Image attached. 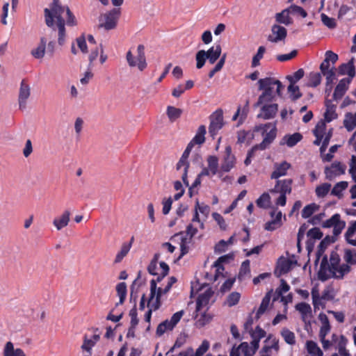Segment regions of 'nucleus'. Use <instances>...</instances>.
I'll return each instance as SVG.
<instances>
[{
	"mask_svg": "<svg viewBox=\"0 0 356 356\" xmlns=\"http://www.w3.org/2000/svg\"><path fill=\"white\" fill-rule=\"evenodd\" d=\"M321 18L323 24L329 29H334L337 26V24L334 18L329 17L324 13L321 15Z\"/></svg>",
	"mask_w": 356,
	"mask_h": 356,
	"instance_id": "61",
	"label": "nucleus"
},
{
	"mask_svg": "<svg viewBox=\"0 0 356 356\" xmlns=\"http://www.w3.org/2000/svg\"><path fill=\"white\" fill-rule=\"evenodd\" d=\"M270 300V296L269 293H267L264 298H263L261 303L257 312L256 317L257 318H259L261 315H262L266 310L267 309L269 302Z\"/></svg>",
	"mask_w": 356,
	"mask_h": 356,
	"instance_id": "47",
	"label": "nucleus"
},
{
	"mask_svg": "<svg viewBox=\"0 0 356 356\" xmlns=\"http://www.w3.org/2000/svg\"><path fill=\"white\" fill-rule=\"evenodd\" d=\"M197 232V228L194 227L193 224H189L186 227V233L190 236L189 238H184L181 234L175 235V237H179L181 239L180 248L181 251V255H184L188 252V247L187 244L190 243L191 239Z\"/></svg>",
	"mask_w": 356,
	"mask_h": 356,
	"instance_id": "17",
	"label": "nucleus"
},
{
	"mask_svg": "<svg viewBox=\"0 0 356 356\" xmlns=\"http://www.w3.org/2000/svg\"><path fill=\"white\" fill-rule=\"evenodd\" d=\"M207 59V57L206 51H198L195 55L196 67L197 69H201L204 65Z\"/></svg>",
	"mask_w": 356,
	"mask_h": 356,
	"instance_id": "51",
	"label": "nucleus"
},
{
	"mask_svg": "<svg viewBox=\"0 0 356 356\" xmlns=\"http://www.w3.org/2000/svg\"><path fill=\"white\" fill-rule=\"evenodd\" d=\"M311 294L312 298V304L314 310L318 309L320 307L322 309H325L326 306V300L320 298V293L318 285L314 286L312 289Z\"/></svg>",
	"mask_w": 356,
	"mask_h": 356,
	"instance_id": "25",
	"label": "nucleus"
},
{
	"mask_svg": "<svg viewBox=\"0 0 356 356\" xmlns=\"http://www.w3.org/2000/svg\"><path fill=\"white\" fill-rule=\"evenodd\" d=\"M320 298L323 299L326 301L332 300L334 298V293L332 288H331V287L325 288L323 290L322 295L320 296Z\"/></svg>",
	"mask_w": 356,
	"mask_h": 356,
	"instance_id": "63",
	"label": "nucleus"
},
{
	"mask_svg": "<svg viewBox=\"0 0 356 356\" xmlns=\"http://www.w3.org/2000/svg\"><path fill=\"white\" fill-rule=\"evenodd\" d=\"M166 113L169 120L171 122H174L181 116L182 110L172 106H168L167 107Z\"/></svg>",
	"mask_w": 356,
	"mask_h": 356,
	"instance_id": "42",
	"label": "nucleus"
},
{
	"mask_svg": "<svg viewBox=\"0 0 356 356\" xmlns=\"http://www.w3.org/2000/svg\"><path fill=\"white\" fill-rule=\"evenodd\" d=\"M258 84L259 90H263V92L258 98V104L272 102L276 95H280L282 84L279 80L266 77L259 79Z\"/></svg>",
	"mask_w": 356,
	"mask_h": 356,
	"instance_id": "3",
	"label": "nucleus"
},
{
	"mask_svg": "<svg viewBox=\"0 0 356 356\" xmlns=\"http://www.w3.org/2000/svg\"><path fill=\"white\" fill-rule=\"evenodd\" d=\"M253 138V134L245 131H240L237 135V143L239 144L247 143L250 144Z\"/></svg>",
	"mask_w": 356,
	"mask_h": 356,
	"instance_id": "45",
	"label": "nucleus"
},
{
	"mask_svg": "<svg viewBox=\"0 0 356 356\" xmlns=\"http://www.w3.org/2000/svg\"><path fill=\"white\" fill-rule=\"evenodd\" d=\"M44 21L47 26L51 29V33L58 31V42L63 45L65 39V21L69 26H75L76 20L67 6L60 4L59 0H52L49 8L44 10Z\"/></svg>",
	"mask_w": 356,
	"mask_h": 356,
	"instance_id": "1",
	"label": "nucleus"
},
{
	"mask_svg": "<svg viewBox=\"0 0 356 356\" xmlns=\"http://www.w3.org/2000/svg\"><path fill=\"white\" fill-rule=\"evenodd\" d=\"M184 312L183 310L175 313L170 320H165L159 324L156 328V334L158 337L162 336L167 331H171L176 325L179 322Z\"/></svg>",
	"mask_w": 356,
	"mask_h": 356,
	"instance_id": "8",
	"label": "nucleus"
},
{
	"mask_svg": "<svg viewBox=\"0 0 356 356\" xmlns=\"http://www.w3.org/2000/svg\"><path fill=\"white\" fill-rule=\"evenodd\" d=\"M304 74L303 69H299L293 75L287 76L286 79L289 81L290 83H296L304 76Z\"/></svg>",
	"mask_w": 356,
	"mask_h": 356,
	"instance_id": "60",
	"label": "nucleus"
},
{
	"mask_svg": "<svg viewBox=\"0 0 356 356\" xmlns=\"http://www.w3.org/2000/svg\"><path fill=\"white\" fill-rule=\"evenodd\" d=\"M220 270H221L222 271H224L225 268H216V270L214 271V273L205 272L204 273V279L206 280L207 282L204 284H209L210 283H213L215 281H216L218 279V274L220 273Z\"/></svg>",
	"mask_w": 356,
	"mask_h": 356,
	"instance_id": "53",
	"label": "nucleus"
},
{
	"mask_svg": "<svg viewBox=\"0 0 356 356\" xmlns=\"http://www.w3.org/2000/svg\"><path fill=\"white\" fill-rule=\"evenodd\" d=\"M346 223L341 220V216L339 213H335L330 219L323 221L322 227L324 228H333V234L335 236L341 233L344 229Z\"/></svg>",
	"mask_w": 356,
	"mask_h": 356,
	"instance_id": "11",
	"label": "nucleus"
},
{
	"mask_svg": "<svg viewBox=\"0 0 356 356\" xmlns=\"http://www.w3.org/2000/svg\"><path fill=\"white\" fill-rule=\"evenodd\" d=\"M256 106H260V113L257 115L258 118L264 120H270L274 118L278 111V104L271 103V102H265L264 103L256 104Z\"/></svg>",
	"mask_w": 356,
	"mask_h": 356,
	"instance_id": "10",
	"label": "nucleus"
},
{
	"mask_svg": "<svg viewBox=\"0 0 356 356\" xmlns=\"http://www.w3.org/2000/svg\"><path fill=\"white\" fill-rule=\"evenodd\" d=\"M234 259V254L229 253L220 257L213 264L212 267H224L225 266L231 265Z\"/></svg>",
	"mask_w": 356,
	"mask_h": 356,
	"instance_id": "33",
	"label": "nucleus"
},
{
	"mask_svg": "<svg viewBox=\"0 0 356 356\" xmlns=\"http://www.w3.org/2000/svg\"><path fill=\"white\" fill-rule=\"evenodd\" d=\"M31 96V87L29 84L23 79L19 86L18 95V104L20 110L26 108L27 101Z\"/></svg>",
	"mask_w": 356,
	"mask_h": 356,
	"instance_id": "14",
	"label": "nucleus"
},
{
	"mask_svg": "<svg viewBox=\"0 0 356 356\" xmlns=\"http://www.w3.org/2000/svg\"><path fill=\"white\" fill-rule=\"evenodd\" d=\"M238 348L244 356H253L255 354L248 342H242Z\"/></svg>",
	"mask_w": 356,
	"mask_h": 356,
	"instance_id": "58",
	"label": "nucleus"
},
{
	"mask_svg": "<svg viewBox=\"0 0 356 356\" xmlns=\"http://www.w3.org/2000/svg\"><path fill=\"white\" fill-rule=\"evenodd\" d=\"M291 167V165L286 161L275 163L274 164V170L270 175V178L278 179L280 177L285 176L287 173V170L290 169Z\"/></svg>",
	"mask_w": 356,
	"mask_h": 356,
	"instance_id": "20",
	"label": "nucleus"
},
{
	"mask_svg": "<svg viewBox=\"0 0 356 356\" xmlns=\"http://www.w3.org/2000/svg\"><path fill=\"white\" fill-rule=\"evenodd\" d=\"M355 58H352L348 63H343L339 67V72L341 75L348 74L350 78L353 79L355 75L354 66Z\"/></svg>",
	"mask_w": 356,
	"mask_h": 356,
	"instance_id": "29",
	"label": "nucleus"
},
{
	"mask_svg": "<svg viewBox=\"0 0 356 356\" xmlns=\"http://www.w3.org/2000/svg\"><path fill=\"white\" fill-rule=\"evenodd\" d=\"M286 35V29L284 26L275 24L271 27V34L268 35V40L271 42L277 43L284 40Z\"/></svg>",
	"mask_w": 356,
	"mask_h": 356,
	"instance_id": "16",
	"label": "nucleus"
},
{
	"mask_svg": "<svg viewBox=\"0 0 356 356\" xmlns=\"http://www.w3.org/2000/svg\"><path fill=\"white\" fill-rule=\"evenodd\" d=\"M206 127L204 125H201L199 127L196 135L193 138L191 142L193 143H196L198 145H201L204 143L205 140V134H206Z\"/></svg>",
	"mask_w": 356,
	"mask_h": 356,
	"instance_id": "43",
	"label": "nucleus"
},
{
	"mask_svg": "<svg viewBox=\"0 0 356 356\" xmlns=\"http://www.w3.org/2000/svg\"><path fill=\"white\" fill-rule=\"evenodd\" d=\"M213 295V291L210 288L200 293L196 301V312L200 311L203 307L207 305Z\"/></svg>",
	"mask_w": 356,
	"mask_h": 356,
	"instance_id": "22",
	"label": "nucleus"
},
{
	"mask_svg": "<svg viewBox=\"0 0 356 356\" xmlns=\"http://www.w3.org/2000/svg\"><path fill=\"white\" fill-rule=\"evenodd\" d=\"M207 162L208 168L210 170L211 175H216L218 168V160L217 157L214 156H210L207 159Z\"/></svg>",
	"mask_w": 356,
	"mask_h": 356,
	"instance_id": "54",
	"label": "nucleus"
},
{
	"mask_svg": "<svg viewBox=\"0 0 356 356\" xmlns=\"http://www.w3.org/2000/svg\"><path fill=\"white\" fill-rule=\"evenodd\" d=\"M331 189V184L324 183L316 188V194L318 197H324L326 196Z\"/></svg>",
	"mask_w": 356,
	"mask_h": 356,
	"instance_id": "48",
	"label": "nucleus"
},
{
	"mask_svg": "<svg viewBox=\"0 0 356 356\" xmlns=\"http://www.w3.org/2000/svg\"><path fill=\"white\" fill-rule=\"evenodd\" d=\"M321 72L325 76L327 85L332 84L336 79L335 70L334 67H332L330 70H325Z\"/></svg>",
	"mask_w": 356,
	"mask_h": 356,
	"instance_id": "59",
	"label": "nucleus"
},
{
	"mask_svg": "<svg viewBox=\"0 0 356 356\" xmlns=\"http://www.w3.org/2000/svg\"><path fill=\"white\" fill-rule=\"evenodd\" d=\"M319 209V206L312 203L305 206L302 211V217L308 218Z\"/></svg>",
	"mask_w": 356,
	"mask_h": 356,
	"instance_id": "49",
	"label": "nucleus"
},
{
	"mask_svg": "<svg viewBox=\"0 0 356 356\" xmlns=\"http://www.w3.org/2000/svg\"><path fill=\"white\" fill-rule=\"evenodd\" d=\"M210 125L209 127V134L214 138L218 131L223 127V116L222 111H216L210 118Z\"/></svg>",
	"mask_w": 356,
	"mask_h": 356,
	"instance_id": "13",
	"label": "nucleus"
},
{
	"mask_svg": "<svg viewBox=\"0 0 356 356\" xmlns=\"http://www.w3.org/2000/svg\"><path fill=\"white\" fill-rule=\"evenodd\" d=\"M117 294L120 298L119 304H122L127 296V284L125 282H120L116 286Z\"/></svg>",
	"mask_w": 356,
	"mask_h": 356,
	"instance_id": "46",
	"label": "nucleus"
},
{
	"mask_svg": "<svg viewBox=\"0 0 356 356\" xmlns=\"http://www.w3.org/2000/svg\"><path fill=\"white\" fill-rule=\"evenodd\" d=\"M213 318V316L207 312L202 314L200 317L197 320L196 325L198 327H204L207 324L209 323Z\"/></svg>",
	"mask_w": 356,
	"mask_h": 356,
	"instance_id": "56",
	"label": "nucleus"
},
{
	"mask_svg": "<svg viewBox=\"0 0 356 356\" xmlns=\"http://www.w3.org/2000/svg\"><path fill=\"white\" fill-rule=\"evenodd\" d=\"M302 138V135L300 133H295L292 135L285 136L282 140L283 143L286 144L288 147H292L300 142Z\"/></svg>",
	"mask_w": 356,
	"mask_h": 356,
	"instance_id": "38",
	"label": "nucleus"
},
{
	"mask_svg": "<svg viewBox=\"0 0 356 356\" xmlns=\"http://www.w3.org/2000/svg\"><path fill=\"white\" fill-rule=\"evenodd\" d=\"M121 12L120 8H113L99 17V27L111 30L116 27Z\"/></svg>",
	"mask_w": 356,
	"mask_h": 356,
	"instance_id": "5",
	"label": "nucleus"
},
{
	"mask_svg": "<svg viewBox=\"0 0 356 356\" xmlns=\"http://www.w3.org/2000/svg\"><path fill=\"white\" fill-rule=\"evenodd\" d=\"M318 319L321 323V326L319 331V337H326L331 330V325L330 324L328 317L324 313H320L318 315Z\"/></svg>",
	"mask_w": 356,
	"mask_h": 356,
	"instance_id": "27",
	"label": "nucleus"
},
{
	"mask_svg": "<svg viewBox=\"0 0 356 356\" xmlns=\"http://www.w3.org/2000/svg\"><path fill=\"white\" fill-rule=\"evenodd\" d=\"M47 38L46 36L40 38V42L36 47L33 48L31 54L37 59H41L44 56Z\"/></svg>",
	"mask_w": 356,
	"mask_h": 356,
	"instance_id": "23",
	"label": "nucleus"
},
{
	"mask_svg": "<svg viewBox=\"0 0 356 356\" xmlns=\"http://www.w3.org/2000/svg\"><path fill=\"white\" fill-rule=\"evenodd\" d=\"M256 202L259 207L266 209L270 206V197L268 193H264L257 200Z\"/></svg>",
	"mask_w": 356,
	"mask_h": 356,
	"instance_id": "52",
	"label": "nucleus"
},
{
	"mask_svg": "<svg viewBox=\"0 0 356 356\" xmlns=\"http://www.w3.org/2000/svg\"><path fill=\"white\" fill-rule=\"evenodd\" d=\"M254 132H261L264 136L262 142L252 148L248 152L247 157L244 161L245 165H248L251 162V158L254 156V152L258 150L265 149L274 140L276 136L275 125L270 123L257 126L254 129Z\"/></svg>",
	"mask_w": 356,
	"mask_h": 356,
	"instance_id": "2",
	"label": "nucleus"
},
{
	"mask_svg": "<svg viewBox=\"0 0 356 356\" xmlns=\"http://www.w3.org/2000/svg\"><path fill=\"white\" fill-rule=\"evenodd\" d=\"M314 134L316 137V140L314 141V144L316 145H320L322 143L320 151L323 154L327 149L330 138L332 136V129H330L328 131L326 130V124L324 122H319L314 130L313 131Z\"/></svg>",
	"mask_w": 356,
	"mask_h": 356,
	"instance_id": "4",
	"label": "nucleus"
},
{
	"mask_svg": "<svg viewBox=\"0 0 356 356\" xmlns=\"http://www.w3.org/2000/svg\"><path fill=\"white\" fill-rule=\"evenodd\" d=\"M307 350L309 354L316 356H323V353L318 346L317 343L313 341H307L306 343Z\"/></svg>",
	"mask_w": 356,
	"mask_h": 356,
	"instance_id": "41",
	"label": "nucleus"
},
{
	"mask_svg": "<svg viewBox=\"0 0 356 356\" xmlns=\"http://www.w3.org/2000/svg\"><path fill=\"white\" fill-rule=\"evenodd\" d=\"M272 220L265 224V229L274 231L282 225V213L277 209H274L270 213Z\"/></svg>",
	"mask_w": 356,
	"mask_h": 356,
	"instance_id": "18",
	"label": "nucleus"
},
{
	"mask_svg": "<svg viewBox=\"0 0 356 356\" xmlns=\"http://www.w3.org/2000/svg\"><path fill=\"white\" fill-rule=\"evenodd\" d=\"M347 181H339L334 185L333 188L331 191V194L339 197L342 196V192L348 187Z\"/></svg>",
	"mask_w": 356,
	"mask_h": 356,
	"instance_id": "44",
	"label": "nucleus"
},
{
	"mask_svg": "<svg viewBox=\"0 0 356 356\" xmlns=\"http://www.w3.org/2000/svg\"><path fill=\"white\" fill-rule=\"evenodd\" d=\"M156 289V282L152 280L150 282V294L149 298L147 302L148 311L145 313V321L147 323H150L152 310L156 311L159 309L161 306V302L159 301V297L155 298ZM159 296V295L158 296Z\"/></svg>",
	"mask_w": 356,
	"mask_h": 356,
	"instance_id": "7",
	"label": "nucleus"
},
{
	"mask_svg": "<svg viewBox=\"0 0 356 356\" xmlns=\"http://www.w3.org/2000/svg\"><path fill=\"white\" fill-rule=\"evenodd\" d=\"M280 334L286 343L289 345H294L296 343L295 334L288 328L284 327Z\"/></svg>",
	"mask_w": 356,
	"mask_h": 356,
	"instance_id": "40",
	"label": "nucleus"
},
{
	"mask_svg": "<svg viewBox=\"0 0 356 356\" xmlns=\"http://www.w3.org/2000/svg\"><path fill=\"white\" fill-rule=\"evenodd\" d=\"M343 124L348 131H353L356 127V113H347L343 120Z\"/></svg>",
	"mask_w": 356,
	"mask_h": 356,
	"instance_id": "39",
	"label": "nucleus"
},
{
	"mask_svg": "<svg viewBox=\"0 0 356 356\" xmlns=\"http://www.w3.org/2000/svg\"><path fill=\"white\" fill-rule=\"evenodd\" d=\"M291 179H284V180H278L274 187L270 191L271 193H280V194H289L291 192Z\"/></svg>",
	"mask_w": 356,
	"mask_h": 356,
	"instance_id": "19",
	"label": "nucleus"
},
{
	"mask_svg": "<svg viewBox=\"0 0 356 356\" xmlns=\"http://www.w3.org/2000/svg\"><path fill=\"white\" fill-rule=\"evenodd\" d=\"M346 166L339 161H334L330 166L325 168L326 179L332 180L337 176L345 173Z\"/></svg>",
	"mask_w": 356,
	"mask_h": 356,
	"instance_id": "15",
	"label": "nucleus"
},
{
	"mask_svg": "<svg viewBox=\"0 0 356 356\" xmlns=\"http://www.w3.org/2000/svg\"><path fill=\"white\" fill-rule=\"evenodd\" d=\"M349 173L352 179L356 182V156H352L351 157Z\"/></svg>",
	"mask_w": 356,
	"mask_h": 356,
	"instance_id": "64",
	"label": "nucleus"
},
{
	"mask_svg": "<svg viewBox=\"0 0 356 356\" xmlns=\"http://www.w3.org/2000/svg\"><path fill=\"white\" fill-rule=\"evenodd\" d=\"M3 356H26L22 348H15L11 341H8L3 350Z\"/></svg>",
	"mask_w": 356,
	"mask_h": 356,
	"instance_id": "30",
	"label": "nucleus"
},
{
	"mask_svg": "<svg viewBox=\"0 0 356 356\" xmlns=\"http://www.w3.org/2000/svg\"><path fill=\"white\" fill-rule=\"evenodd\" d=\"M144 50L145 47L143 45H138L137 47L138 55L136 58L134 57L130 51L127 53L126 58L130 67H137L140 71L146 68L147 63Z\"/></svg>",
	"mask_w": 356,
	"mask_h": 356,
	"instance_id": "6",
	"label": "nucleus"
},
{
	"mask_svg": "<svg viewBox=\"0 0 356 356\" xmlns=\"http://www.w3.org/2000/svg\"><path fill=\"white\" fill-rule=\"evenodd\" d=\"M70 212L68 210L65 211L60 216L54 218L53 225L57 230H60L67 226L70 222Z\"/></svg>",
	"mask_w": 356,
	"mask_h": 356,
	"instance_id": "28",
	"label": "nucleus"
},
{
	"mask_svg": "<svg viewBox=\"0 0 356 356\" xmlns=\"http://www.w3.org/2000/svg\"><path fill=\"white\" fill-rule=\"evenodd\" d=\"M133 240L134 238H131V241L130 242H125L122 245L120 251L118 252L115 258V264L120 263L123 259V258L128 254L131 248Z\"/></svg>",
	"mask_w": 356,
	"mask_h": 356,
	"instance_id": "34",
	"label": "nucleus"
},
{
	"mask_svg": "<svg viewBox=\"0 0 356 356\" xmlns=\"http://www.w3.org/2000/svg\"><path fill=\"white\" fill-rule=\"evenodd\" d=\"M221 47L220 44L211 47L206 51L207 57L211 64H213L220 56Z\"/></svg>",
	"mask_w": 356,
	"mask_h": 356,
	"instance_id": "32",
	"label": "nucleus"
},
{
	"mask_svg": "<svg viewBox=\"0 0 356 356\" xmlns=\"http://www.w3.org/2000/svg\"><path fill=\"white\" fill-rule=\"evenodd\" d=\"M298 265V261L294 255L286 254V257H280L277 263V267H293Z\"/></svg>",
	"mask_w": 356,
	"mask_h": 356,
	"instance_id": "31",
	"label": "nucleus"
},
{
	"mask_svg": "<svg viewBox=\"0 0 356 356\" xmlns=\"http://www.w3.org/2000/svg\"><path fill=\"white\" fill-rule=\"evenodd\" d=\"M351 268H319L318 278L325 282L331 277L342 278L350 271Z\"/></svg>",
	"mask_w": 356,
	"mask_h": 356,
	"instance_id": "9",
	"label": "nucleus"
},
{
	"mask_svg": "<svg viewBox=\"0 0 356 356\" xmlns=\"http://www.w3.org/2000/svg\"><path fill=\"white\" fill-rule=\"evenodd\" d=\"M266 51V49L264 46H260L258 48L257 53L253 56L252 61V66L257 67L259 65V61L263 58L264 54Z\"/></svg>",
	"mask_w": 356,
	"mask_h": 356,
	"instance_id": "57",
	"label": "nucleus"
},
{
	"mask_svg": "<svg viewBox=\"0 0 356 356\" xmlns=\"http://www.w3.org/2000/svg\"><path fill=\"white\" fill-rule=\"evenodd\" d=\"M189 168V163L186 160H183L181 159H179L178 163H177L176 168L177 170H182L181 179L184 183L188 186V182L187 181V172Z\"/></svg>",
	"mask_w": 356,
	"mask_h": 356,
	"instance_id": "35",
	"label": "nucleus"
},
{
	"mask_svg": "<svg viewBox=\"0 0 356 356\" xmlns=\"http://www.w3.org/2000/svg\"><path fill=\"white\" fill-rule=\"evenodd\" d=\"M295 84L296 83H290L288 86V92L290 97L293 100H296L302 97V93L300 91L299 86Z\"/></svg>",
	"mask_w": 356,
	"mask_h": 356,
	"instance_id": "50",
	"label": "nucleus"
},
{
	"mask_svg": "<svg viewBox=\"0 0 356 356\" xmlns=\"http://www.w3.org/2000/svg\"><path fill=\"white\" fill-rule=\"evenodd\" d=\"M307 86L308 87L315 88L321 82V74L316 72H312L307 76Z\"/></svg>",
	"mask_w": 356,
	"mask_h": 356,
	"instance_id": "37",
	"label": "nucleus"
},
{
	"mask_svg": "<svg viewBox=\"0 0 356 356\" xmlns=\"http://www.w3.org/2000/svg\"><path fill=\"white\" fill-rule=\"evenodd\" d=\"M292 13L291 7L283 10L280 13H277L275 15V21L277 24H282L286 26L291 25L293 23V19L290 17V13Z\"/></svg>",
	"mask_w": 356,
	"mask_h": 356,
	"instance_id": "24",
	"label": "nucleus"
},
{
	"mask_svg": "<svg viewBox=\"0 0 356 356\" xmlns=\"http://www.w3.org/2000/svg\"><path fill=\"white\" fill-rule=\"evenodd\" d=\"M240 298L241 295L239 293L232 292L228 296L227 303L229 307L234 306L239 302Z\"/></svg>",
	"mask_w": 356,
	"mask_h": 356,
	"instance_id": "62",
	"label": "nucleus"
},
{
	"mask_svg": "<svg viewBox=\"0 0 356 356\" xmlns=\"http://www.w3.org/2000/svg\"><path fill=\"white\" fill-rule=\"evenodd\" d=\"M295 307L301 315V319L305 324V329L308 330L309 327L312 326V311L311 306L308 303L302 302L296 304Z\"/></svg>",
	"mask_w": 356,
	"mask_h": 356,
	"instance_id": "12",
	"label": "nucleus"
},
{
	"mask_svg": "<svg viewBox=\"0 0 356 356\" xmlns=\"http://www.w3.org/2000/svg\"><path fill=\"white\" fill-rule=\"evenodd\" d=\"M235 157L232 154V148L227 146L225 148V156L221 165V170L224 172H229L234 165Z\"/></svg>",
	"mask_w": 356,
	"mask_h": 356,
	"instance_id": "21",
	"label": "nucleus"
},
{
	"mask_svg": "<svg viewBox=\"0 0 356 356\" xmlns=\"http://www.w3.org/2000/svg\"><path fill=\"white\" fill-rule=\"evenodd\" d=\"M355 232L356 220L350 223L346 233V238L348 243L356 246V235H355Z\"/></svg>",
	"mask_w": 356,
	"mask_h": 356,
	"instance_id": "36",
	"label": "nucleus"
},
{
	"mask_svg": "<svg viewBox=\"0 0 356 356\" xmlns=\"http://www.w3.org/2000/svg\"><path fill=\"white\" fill-rule=\"evenodd\" d=\"M343 259L348 264H356V251L351 250H346Z\"/></svg>",
	"mask_w": 356,
	"mask_h": 356,
	"instance_id": "55",
	"label": "nucleus"
},
{
	"mask_svg": "<svg viewBox=\"0 0 356 356\" xmlns=\"http://www.w3.org/2000/svg\"><path fill=\"white\" fill-rule=\"evenodd\" d=\"M350 79L345 78L342 79L339 81L333 94V97L334 99L337 100L341 99L343 96V95L345 94L346 91L348 89V86L350 83Z\"/></svg>",
	"mask_w": 356,
	"mask_h": 356,
	"instance_id": "26",
	"label": "nucleus"
}]
</instances>
